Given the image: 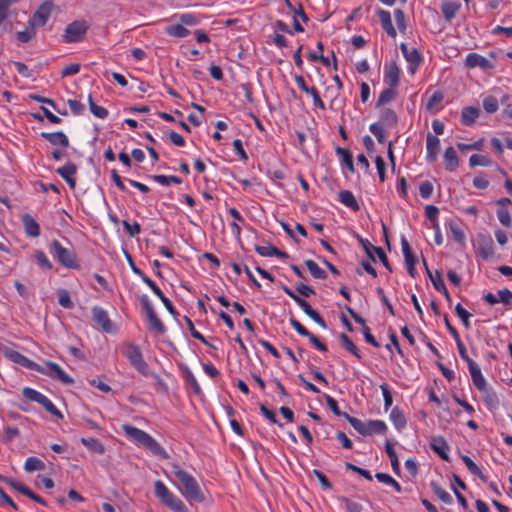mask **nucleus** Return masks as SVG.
<instances>
[{"mask_svg":"<svg viewBox=\"0 0 512 512\" xmlns=\"http://www.w3.org/2000/svg\"><path fill=\"white\" fill-rule=\"evenodd\" d=\"M172 469L173 474L182 486L184 497L191 503H203L206 498L196 479L178 465L173 464Z\"/></svg>","mask_w":512,"mask_h":512,"instance_id":"nucleus-1","label":"nucleus"},{"mask_svg":"<svg viewBox=\"0 0 512 512\" xmlns=\"http://www.w3.org/2000/svg\"><path fill=\"white\" fill-rule=\"evenodd\" d=\"M122 429L129 438L133 439L138 444L144 446L154 455L161 457L163 459L169 458V455L163 449V447L145 431L140 430L137 427H134L130 424H124L122 426Z\"/></svg>","mask_w":512,"mask_h":512,"instance_id":"nucleus-2","label":"nucleus"},{"mask_svg":"<svg viewBox=\"0 0 512 512\" xmlns=\"http://www.w3.org/2000/svg\"><path fill=\"white\" fill-rule=\"evenodd\" d=\"M154 491L156 497L161 501V503L172 511L189 512L183 501L171 493L162 481L158 480L154 483Z\"/></svg>","mask_w":512,"mask_h":512,"instance_id":"nucleus-3","label":"nucleus"},{"mask_svg":"<svg viewBox=\"0 0 512 512\" xmlns=\"http://www.w3.org/2000/svg\"><path fill=\"white\" fill-rule=\"evenodd\" d=\"M345 419L349 424L361 435L369 436L372 434H384L387 430V426L382 420H369L366 422L361 421L358 418L345 414Z\"/></svg>","mask_w":512,"mask_h":512,"instance_id":"nucleus-4","label":"nucleus"},{"mask_svg":"<svg viewBox=\"0 0 512 512\" xmlns=\"http://www.w3.org/2000/svg\"><path fill=\"white\" fill-rule=\"evenodd\" d=\"M50 253L56 258L61 265L70 269L79 268L76 254L72 249L62 246L58 240H53L50 244Z\"/></svg>","mask_w":512,"mask_h":512,"instance_id":"nucleus-5","label":"nucleus"},{"mask_svg":"<svg viewBox=\"0 0 512 512\" xmlns=\"http://www.w3.org/2000/svg\"><path fill=\"white\" fill-rule=\"evenodd\" d=\"M122 353L127 357L130 364L143 376H148V365L144 361L140 348L132 343L125 344L122 347Z\"/></svg>","mask_w":512,"mask_h":512,"instance_id":"nucleus-6","label":"nucleus"},{"mask_svg":"<svg viewBox=\"0 0 512 512\" xmlns=\"http://www.w3.org/2000/svg\"><path fill=\"white\" fill-rule=\"evenodd\" d=\"M283 291L291 297L304 311V313L310 317L313 321H315L320 327L323 329L327 328V324L323 317L314 310L311 305L302 297L297 295L292 289H290L288 286L284 285L282 286Z\"/></svg>","mask_w":512,"mask_h":512,"instance_id":"nucleus-7","label":"nucleus"},{"mask_svg":"<svg viewBox=\"0 0 512 512\" xmlns=\"http://www.w3.org/2000/svg\"><path fill=\"white\" fill-rule=\"evenodd\" d=\"M89 25L84 20H76L65 29L63 40L65 43L80 42L84 39Z\"/></svg>","mask_w":512,"mask_h":512,"instance_id":"nucleus-8","label":"nucleus"},{"mask_svg":"<svg viewBox=\"0 0 512 512\" xmlns=\"http://www.w3.org/2000/svg\"><path fill=\"white\" fill-rule=\"evenodd\" d=\"M140 302L142 304V307L146 311L147 318L149 321V329L150 331L162 335L166 332V327L163 324V322L159 319L157 316L151 302L147 298V296L143 295L140 298Z\"/></svg>","mask_w":512,"mask_h":512,"instance_id":"nucleus-9","label":"nucleus"},{"mask_svg":"<svg viewBox=\"0 0 512 512\" xmlns=\"http://www.w3.org/2000/svg\"><path fill=\"white\" fill-rule=\"evenodd\" d=\"M54 8L52 0H45L38 9L34 12L33 16L29 20V26L31 27H42L44 26Z\"/></svg>","mask_w":512,"mask_h":512,"instance_id":"nucleus-10","label":"nucleus"},{"mask_svg":"<svg viewBox=\"0 0 512 512\" xmlns=\"http://www.w3.org/2000/svg\"><path fill=\"white\" fill-rule=\"evenodd\" d=\"M291 326L301 335L307 337L312 345L321 352L327 351V346L322 343L314 334H312L306 327H304L295 318L290 319Z\"/></svg>","mask_w":512,"mask_h":512,"instance_id":"nucleus-11","label":"nucleus"},{"mask_svg":"<svg viewBox=\"0 0 512 512\" xmlns=\"http://www.w3.org/2000/svg\"><path fill=\"white\" fill-rule=\"evenodd\" d=\"M400 49H401L406 61L409 63L410 73L414 74L422 62V55L416 48L409 50L407 44H405V43L400 44Z\"/></svg>","mask_w":512,"mask_h":512,"instance_id":"nucleus-12","label":"nucleus"},{"mask_svg":"<svg viewBox=\"0 0 512 512\" xmlns=\"http://www.w3.org/2000/svg\"><path fill=\"white\" fill-rule=\"evenodd\" d=\"M92 317L94 322L99 325L102 330L106 333L114 332L113 324L107 314V312L98 306L92 308Z\"/></svg>","mask_w":512,"mask_h":512,"instance_id":"nucleus-13","label":"nucleus"},{"mask_svg":"<svg viewBox=\"0 0 512 512\" xmlns=\"http://www.w3.org/2000/svg\"><path fill=\"white\" fill-rule=\"evenodd\" d=\"M478 254L484 259L488 260L494 255V243L490 235L479 234L477 237Z\"/></svg>","mask_w":512,"mask_h":512,"instance_id":"nucleus-14","label":"nucleus"},{"mask_svg":"<svg viewBox=\"0 0 512 512\" xmlns=\"http://www.w3.org/2000/svg\"><path fill=\"white\" fill-rule=\"evenodd\" d=\"M430 447L431 449L439 455V457L449 462L450 458L448 455V451L450 449L448 442L445 440L442 436H433L430 441Z\"/></svg>","mask_w":512,"mask_h":512,"instance_id":"nucleus-15","label":"nucleus"},{"mask_svg":"<svg viewBox=\"0 0 512 512\" xmlns=\"http://www.w3.org/2000/svg\"><path fill=\"white\" fill-rule=\"evenodd\" d=\"M45 368L47 369V372H50V373H44L45 375H47L51 378H56L64 384L74 383L73 378L70 377L66 372H64L58 364L51 362V361H47Z\"/></svg>","mask_w":512,"mask_h":512,"instance_id":"nucleus-16","label":"nucleus"},{"mask_svg":"<svg viewBox=\"0 0 512 512\" xmlns=\"http://www.w3.org/2000/svg\"><path fill=\"white\" fill-rule=\"evenodd\" d=\"M76 172L77 166L72 162H67L64 166L56 169V173L67 182L71 189H74L76 186V180L73 177Z\"/></svg>","mask_w":512,"mask_h":512,"instance_id":"nucleus-17","label":"nucleus"},{"mask_svg":"<svg viewBox=\"0 0 512 512\" xmlns=\"http://www.w3.org/2000/svg\"><path fill=\"white\" fill-rule=\"evenodd\" d=\"M465 64L469 68L480 67L483 70L494 68V65L491 61L477 53L468 54L465 60Z\"/></svg>","mask_w":512,"mask_h":512,"instance_id":"nucleus-18","label":"nucleus"},{"mask_svg":"<svg viewBox=\"0 0 512 512\" xmlns=\"http://www.w3.org/2000/svg\"><path fill=\"white\" fill-rule=\"evenodd\" d=\"M40 136L47 140L53 146H59L62 148L69 147V139L66 136V134H64L62 131L52 133L42 132Z\"/></svg>","mask_w":512,"mask_h":512,"instance_id":"nucleus-19","label":"nucleus"},{"mask_svg":"<svg viewBox=\"0 0 512 512\" xmlns=\"http://www.w3.org/2000/svg\"><path fill=\"white\" fill-rule=\"evenodd\" d=\"M384 81L390 87H397L400 81V70L396 62H391L386 66Z\"/></svg>","mask_w":512,"mask_h":512,"instance_id":"nucleus-20","label":"nucleus"},{"mask_svg":"<svg viewBox=\"0 0 512 512\" xmlns=\"http://www.w3.org/2000/svg\"><path fill=\"white\" fill-rule=\"evenodd\" d=\"M468 368H469V372L471 374V378H472V381H473V384L475 385V387L480 392L486 391L487 383L481 373L479 366L475 362H471L470 366H468Z\"/></svg>","mask_w":512,"mask_h":512,"instance_id":"nucleus-21","label":"nucleus"},{"mask_svg":"<svg viewBox=\"0 0 512 512\" xmlns=\"http://www.w3.org/2000/svg\"><path fill=\"white\" fill-rule=\"evenodd\" d=\"M21 220L28 236L35 238L40 235V226L30 214H24Z\"/></svg>","mask_w":512,"mask_h":512,"instance_id":"nucleus-22","label":"nucleus"},{"mask_svg":"<svg viewBox=\"0 0 512 512\" xmlns=\"http://www.w3.org/2000/svg\"><path fill=\"white\" fill-rule=\"evenodd\" d=\"M427 158L429 161H435L440 150L439 139L431 133L427 134L426 139Z\"/></svg>","mask_w":512,"mask_h":512,"instance_id":"nucleus-23","label":"nucleus"},{"mask_svg":"<svg viewBox=\"0 0 512 512\" xmlns=\"http://www.w3.org/2000/svg\"><path fill=\"white\" fill-rule=\"evenodd\" d=\"M378 123L382 127H395L398 123L397 114L390 108H383L380 111V121Z\"/></svg>","mask_w":512,"mask_h":512,"instance_id":"nucleus-24","label":"nucleus"},{"mask_svg":"<svg viewBox=\"0 0 512 512\" xmlns=\"http://www.w3.org/2000/svg\"><path fill=\"white\" fill-rule=\"evenodd\" d=\"M480 109L474 106L464 107L461 112V123L465 126H471L479 117Z\"/></svg>","mask_w":512,"mask_h":512,"instance_id":"nucleus-25","label":"nucleus"},{"mask_svg":"<svg viewBox=\"0 0 512 512\" xmlns=\"http://www.w3.org/2000/svg\"><path fill=\"white\" fill-rule=\"evenodd\" d=\"M378 16H379L383 30L390 37L395 38L397 35V32L392 24L390 13L388 11L380 9V10H378Z\"/></svg>","mask_w":512,"mask_h":512,"instance_id":"nucleus-26","label":"nucleus"},{"mask_svg":"<svg viewBox=\"0 0 512 512\" xmlns=\"http://www.w3.org/2000/svg\"><path fill=\"white\" fill-rule=\"evenodd\" d=\"M0 481L7 483L10 487L15 489L19 493L29 497L30 499L34 495V492L30 488H28L27 486H25L24 484H22L20 482L15 481L14 479H12L10 477H6V476L0 474Z\"/></svg>","mask_w":512,"mask_h":512,"instance_id":"nucleus-27","label":"nucleus"},{"mask_svg":"<svg viewBox=\"0 0 512 512\" xmlns=\"http://www.w3.org/2000/svg\"><path fill=\"white\" fill-rule=\"evenodd\" d=\"M461 4L456 1H445L441 5V11L447 21H451L457 14Z\"/></svg>","mask_w":512,"mask_h":512,"instance_id":"nucleus-28","label":"nucleus"},{"mask_svg":"<svg viewBox=\"0 0 512 512\" xmlns=\"http://www.w3.org/2000/svg\"><path fill=\"white\" fill-rule=\"evenodd\" d=\"M338 196H339V201L343 205L349 207L353 211L360 210V206L351 191H348V190L340 191Z\"/></svg>","mask_w":512,"mask_h":512,"instance_id":"nucleus-29","label":"nucleus"},{"mask_svg":"<svg viewBox=\"0 0 512 512\" xmlns=\"http://www.w3.org/2000/svg\"><path fill=\"white\" fill-rule=\"evenodd\" d=\"M401 246L406 266L416 265L418 259L414 255L410 244L404 236L401 237Z\"/></svg>","mask_w":512,"mask_h":512,"instance_id":"nucleus-30","label":"nucleus"},{"mask_svg":"<svg viewBox=\"0 0 512 512\" xmlns=\"http://www.w3.org/2000/svg\"><path fill=\"white\" fill-rule=\"evenodd\" d=\"M444 164H445V168L449 171H454L458 167L459 160H458L456 151L454 150L453 147H448L445 150Z\"/></svg>","mask_w":512,"mask_h":512,"instance_id":"nucleus-31","label":"nucleus"},{"mask_svg":"<svg viewBox=\"0 0 512 512\" xmlns=\"http://www.w3.org/2000/svg\"><path fill=\"white\" fill-rule=\"evenodd\" d=\"M396 96H397V92L395 90V87L389 86L387 89H384L380 93L375 107L379 108L385 104L392 102L396 98Z\"/></svg>","mask_w":512,"mask_h":512,"instance_id":"nucleus-32","label":"nucleus"},{"mask_svg":"<svg viewBox=\"0 0 512 512\" xmlns=\"http://www.w3.org/2000/svg\"><path fill=\"white\" fill-rule=\"evenodd\" d=\"M390 419L398 431H401L406 426V418L397 406L391 410Z\"/></svg>","mask_w":512,"mask_h":512,"instance_id":"nucleus-33","label":"nucleus"},{"mask_svg":"<svg viewBox=\"0 0 512 512\" xmlns=\"http://www.w3.org/2000/svg\"><path fill=\"white\" fill-rule=\"evenodd\" d=\"M336 153L342 158V162L346 166V168L350 172L354 173L355 168H354L352 153L348 149L341 148V147L336 148Z\"/></svg>","mask_w":512,"mask_h":512,"instance_id":"nucleus-34","label":"nucleus"},{"mask_svg":"<svg viewBox=\"0 0 512 512\" xmlns=\"http://www.w3.org/2000/svg\"><path fill=\"white\" fill-rule=\"evenodd\" d=\"M385 451H386L388 457L390 458L393 471L396 474H399L400 466H399L398 456L396 454L393 444L389 440H387L385 443Z\"/></svg>","mask_w":512,"mask_h":512,"instance_id":"nucleus-35","label":"nucleus"},{"mask_svg":"<svg viewBox=\"0 0 512 512\" xmlns=\"http://www.w3.org/2000/svg\"><path fill=\"white\" fill-rule=\"evenodd\" d=\"M81 443L86 446L90 451H93L97 454H104L105 447L104 445L95 438H82Z\"/></svg>","mask_w":512,"mask_h":512,"instance_id":"nucleus-36","label":"nucleus"},{"mask_svg":"<svg viewBox=\"0 0 512 512\" xmlns=\"http://www.w3.org/2000/svg\"><path fill=\"white\" fill-rule=\"evenodd\" d=\"M461 459L466 465L467 469L475 476L479 477L483 482L487 481V477L482 473L480 468L473 462L467 455H461Z\"/></svg>","mask_w":512,"mask_h":512,"instance_id":"nucleus-37","label":"nucleus"},{"mask_svg":"<svg viewBox=\"0 0 512 512\" xmlns=\"http://www.w3.org/2000/svg\"><path fill=\"white\" fill-rule=\"evenodd\" d=\"M430 487L434 494L445 504H451L453 502L452 496L445 491L438 483L432 481Z\"/></svg>","mask_w":512,"mask_h":512,"instance_id":"nucleus-38","label":"nucleus"},{"mask_svg":"<svg viewBox=\"0 0 512 512\" xmlns=\"http://www.w3.org/2000/svg\"><path fill=\"white\" fill-rule=\"evenodd\" d=\"M339 339H340L341 345L344 349H346L348 352L352 353L358 359H361V355L359 353L357 346L353 343V341L345 333H341L339 336Z\"/></svg>","mask_w":512,"mask_h":512,"instance_id":"nucleus-39","label":"nucleus"},{"mask_svg":"<svg viewBox=\"0 0 512 512\" xmlns=\"http://www.w3.org/2000/svg\"><path fill=\"white\" fill-rule=\"evenodd\" d=\"M24 469L29 473L34 471H41L45 469V464L37 457H28L25 461Z\"/></svg>","mask_w":512,"mask_h":512,"instance_id":"nucleus-40","label":"nucleus"},{"mask_svg":"<svg viewBox=\"0 0 512 512\" xmlns=\"http://www.w3.org/2000/svg\"><path fill=\"white\" fill-rule=\"evenodd\" d=\"M166 33L169 36L184 38L189 35V30L185 28L182 24H175L167 26L165 29Z\"/></svg>","mask_w":512,"mask_h":512,"instance_id":"nucleus-41","label":"nucleus"},{"mask_svg":"<svg viewBox=\"0 0 512 512\" xmlns=\"http://www.w3.org/2000/svg\"><path fill=\"white\" fill-rule=\"evenodd\" d=\"M304 263L314 278H316V279H326L327 278L326 272L323 269H321L315 261L306 260Z\"/></svg>","mask_w":512,"mask_h":512,"instance_id":"nucleus-42","label":"nucleus"},{"mask_svg":"<svg viewBox=\"0 0 512 512\" xmlns=\"http://www.w3.org/2000/svg\"><path fill=\"white\" fill-rule=\"evenodd\" d=\"M356 239L359 242V244L364 249L365 253L367 254L368 258L372 262H376V258L373 253H375V249L378 247L372 245L367 239L362 238L360 235H356Z\"/></svg>","mask_w":512,"mask_h":512,"instance_id":"nucleus-43","label":"nucleus"},{"mask_svg":"<svg viewBox=\"0 0 512 512\" xmlns=\"http://www.w3.org/2000/svg\"><path fill=\"white\" fill-rule=\"evenodd\" d=\"M470 167L476 166H491L493 161L486 155L473 154L469 158Z\"/></svg>","mask_w":512,"mask_h":512,"instance_id":"nucleus-44","label":"nucleus"},{"mask_svg":"<svg viewBox=\"0 0 512 512\" xmlns=\"http://www.w3.org/2000/svg\"><path fill=\"white\" fill-rule=\"evenodd\" d=\"M40 405H42L47 412H49L50 414L58 417V418H63V415L61 414V412L55 407V405L44 395H42V397L40 398L39 402H38Z\"/></svg>","mask_w":512,"mask_h":512,"instance_id":"nucleus-45","label":"nucleus"},{"mask_svg":"<svg viewBox=\"0 0 512 512\" xmlns=\"http://www.w3.org/2000/svg\"><path fill=\"white\" fill-rule=\"evenodd\" d=\"M285 4L287 8L293 12L294 17H300L303 22H308L309 18L304 12L303 5L301 3L298 4V7H295L289 0H285Z\"/></svg>","mask_w":512,"mask_h":512,"instance_id":"nucleus-46","label":"nucleus"},{"mask_svg":"<svg viewBox=\"0 0 512 512\" xmlns=\"http://www.w3.org/2000/svg\"><path fill=\"white\" fill-rule=\"evenodd\" d=\"M19 1L20 0H0V25L7 18L10 7Z\"/></svg>","mask_w":512,"mask_h":512,"instance_id":"nucleus-47","label":"nucleus"},{"mask_svg":"<svg viewBox=\"0 0 512 512\" xmlns=\"http://www.w3.org/2000/svg\"><path fill=\"white\" fill-rule=\"evenodd\" d=\"M152 179L161 185H169L170 183H182V180L177 176L153 175Z\"/></svg>","mask_w":512,"mask_h":512,"instance_id":"nucleus-48","label":"nucleus"},{"mask_svg":"<svg viewBox=\"0 0 512 512\" xmlns=\"http://www.w3.org/2000/svg\"><path fill=\"white\" fill-rule=\"evenodd\" d=\"M58 296V302L62 307L66 309H72L74 307L70 294L67 290L61 289L58 293Z\"/></svg>","mask_w":512,"mask_h":512,"instance_id":"nucleus-49","label":"nucleus"},{"mask_svg":"<svg viewBox=\"0 0 512 512\" xmlns=\"http://www.w3.org/2000/svg\"><path fill=\"white\" fill-rule=\"evenodd\" d=\"M185 321H186V324H187V326L189 328V331L191 332V335H192L193 338L201 341L202 343H204L206 345L211 346L212 348H215L214 346L209 344L206 341V339L204 338V336L195 329L194 324H193L192 320L189 317L185 316Z\"/></svg>","mask_w":512,"mask_h":512,"instance_id":"nucleus-50","label":"nucleus"},{"mask_svg":"<svg viewBox=\"0 0 512 512\" xmlns=\"http://www.w3.org/2000/svg\"><path fill=\"white\" fill-rule=\"evenodd\" d=\"M483 108L487 113H494L498 110V100L494 96H487L483 100Z\"/></svg>","mask_w":512,"mask_h":512,"instance_id":"nucleus-51","label":"nucleus"},{"mask_svg":"<svg viewBox=\"0 0 512 512\" xmlns=\"http://www.w3.org/2000/svg\"><path fill=\"white\" fill-rule=\"evenodd\" d=\"M497 217L503 226H505L507 228L511 227L512 218H511L510 212L508 211L507 208H500L497 211Z\"/></svg>","mask_w":512,"mask_h":512,"instance_id":"nucleus-52","label":"nucleus"},{"mask_svg":"<svg viewBox=\"0 0 512 512\" xmlns=\"http://www.w3.org/2000/svg\"><path fill=\"white\" fill-rule=\"evenodd\" d=\"M35 28L36 27L30 26L29 28L25 29L24 31L17 32V34H16L17 40L22 43L29 42L36 34Z\"/></svg>","mask_w":512,"mask_h":512,"instance_id":"nucleus-53","label":"nucleus"},{"mask_svg":"<svg viewBox=\"0 0 512 512\" xmlns=\"http://www.w3.org/2000/svg\"><path fill=\"white\" fill-rule=\"evenodd\" d=\"M369 130L373 135H375L380 144H383L385 142L384 127H382L380 123L371 124Z\"/></svg>","mask_w":512,"mask_h":512,"instance_id":"nucleus-54","label":"nucleus"},{"mask_svg":"<svg viewBox=\"0 0 512 512\" xmlns=\"http://www.w3.org/2000/svg\"><path fill=\"white\" fill-rule=\"evenodd\" d=\"M430 280L437 291L441 292L445 290L446 286L443 281L442 273L439 270H436L434 275H430Z\"/></svg>","mask_w":512,"mask_h":512,"instance_id":"nucleus-55","label":"nucleus"},{"mask_svg":"<svg viewBox=\"0 0 512 512\" xmlns=\"http://www.w3.org/2000/svg\"><path fill=\"white\" fill-rule=\"evenodd\" d=\"M455 312L457 314V316L461 319L463 325L466 327V328H469L470 327V322H469V318L471 316V314L466 311L462 305L460 303H458L455 307Z\"/></svg>","mask_w":512,"mask_h":512,"instance_id":"nucleus-56","label":"nucleus"},{"mask_svg":"<svg viewBox=\"0 0 512 512\" xmlns=\"http://www.w3.org/2000/svg\"><path fill=\"white\" fill-rule=\"evenodd\" d=\"M259 408L263 416L266 417L269 421L277 424L279 427H283V424L277 420L276 413L274 411L268 409L264 404H260Z\"/></svg>","mask_w":512,"mask_h":512,"instance_id":"nucleus-57","label":"nucleus"},{"mask_svg":"<svg viewBox=\"0 0 512 512\" xmlns=\"http://www.w3.org/2000/svg\"><path fill=\"white\" fill-rule=\"evenodd\" d=\"M375 164L379 175V179L381 182H384L386 178V162L381 156H377L375 158Z\"/></svg>","mask_w":512,"mask_h":512,"instance_id":"nucleus-58","label":"nucleus"},{"mask_svg":"<svg viewBox=\"0 0 512 512\" xmlns=\"http://www.w3.org/2000/svg\"><path fill=\"white\" fill-rule=\"evenodd\" d=\"M123 227L131 237H134L141 232V227L138 222L130 224L127 220H123Z\"/></svg>","mask_w":512,"mask_h":512,"instance_id":"nucleus-59","label":"nucleus"},{"mask_svg":"<svg viewBox=\"0 0 512 512\" xmlns=\"http://www.w3.org/2000/svg\"><path fill=\"white\" fill-rule=\"evenodd\" d=\"M394 17L399 31L404 32L406 30V20L404 12L401 9H396L394 11Z\"/></svg>","mask_w":512,"mask_h":512,"instance_id":"nucleus-60","label":"nucleus"},{"mask_svg":"<svg viewBox=\"0 0 512 512\" xmlns=\"http://www.w3.org/2000/svg\"><path fill=\"white\" fill-rule=\"evenodd\" d=\"M449 228H450V231H451L455 241H457L459 243L464 241V238H465L464 233L458 224H456L455 222H451L449 224Z\"/></svg>","mask_w":512,"mask_h":512,"instance_id":"nucleus-61","label":"nucleus"},{"mask_svg":"<svg viewBox=\"0 0 512 512\" xmlns=\"http://www.w3.org/2000/svg\"><path fill=\"white\" fill-rule=\"evenodd\" d=\"M6 356L14 363H17L22 366H24V364L27 360L26 356L22 355L18 351H14V350L7 351Z\"/></svg>","mask_w":512,"mask_h":512,"instance_id":"nucleus-62","label":"nucleus"},{"mask_svg":"<svg viewBox=\"0 0 512 512\" xmlns=\"http://www.w3.org/2000/svg\"><path fill=\"white\" fill-rule=\"evenodd\" d=\"M22 394L26 399L33 401V402H37V403L39 402L40 398L43 395V394L39 393L38 391H36L32 388H29V387H25L22 391Z\"/></svg>","mask_w":512,"mask_h":512,"instance_id":"nucleus-63","label":"nucleus"},{"mask_svg":"<svg viewBox=\"0 0 512 512\" xmlns=\"http://www.w3.org/2000/svg\"><path fill=\"white\" fill-rule=\"evenodd\" d=\"M341 501L345 503L348 512H362L363 507L357 502H353L347 497H342Z\"/></svg>","mask_w":512,"mask_h":512,"instance_id":"nucleus-64","label":"nucleus"}]
</instances>
